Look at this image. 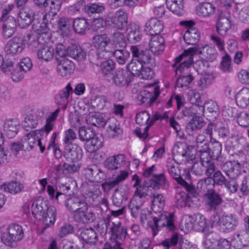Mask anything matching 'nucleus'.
Segmentation results:
<instances>
[{
    "label": "nucleus",
    "instance_id": "nucleus-17",
    "mask_svg": "<svg viewBox=\"0 0 249 249\" xmlns=\"http://www.w3.org/2000/svg\"><path fill=\"white\" fill-rule=\"evenodd\" d=\"M82 173L86 178L90 181L100 182L104 178V172L95 165L85 168Z\"/></svg>",
    "mask_w": 249,
    "mask_h": 249
},
{
    "label": "nucleus",
    "instance_id": "nucleus-56",
    "mask_svg": "<svg viewBox=\"0 0 249 249\" xmlns=\"http://www.w3.org/2000/svg\"><path fill=\"white\" fill-rule=\"evenodd\" d=\"M181 177L183 178V180L187 182L189 184L188 186L189 189L188 190L185 185H181L185 189L186 192L188 193L189 196H198V190L191 180L190 173L189 172H187Z\"/></svg>",
    "mask_w": 249,
    "mask_h": 249
},
{
    "label": "nucleus",
    "instance_id": "nucleus-49",
    "mask_svg": "<svg viewBox=\"0 0 249 249\" xmlns=\"http://www.w3.org/2000/svg\"><path fill=\"white\" fill-rule=\"evenodd\" d=\"M231 27V24L229 18L220 16L216 24V30L219 35L221 36H225Z\"/></svg>",
    "mask_w": 249,
    "mask_h": 249
},
{
    "label": "nucleus",
    "instance_id": "nucleus-21",
    "mask_svg": "<svg viewBox=\"0 0 249 249\" xmlns=\"http://www.w3.org/2000/svg\"><path fill=\"white\" fill-rule=\"evenodd\" d=\"M113 83L119 87H127L131 82V77L126 70L121 69L116 71L113 74Z\"/></svg>",
    "mask_w": 249,
    "mask_h": 249
},
{
    "label": "nucleus",
    "instance_id": "nucleus-22",
    "mask_svg": "<svg viewBox=\"0 0 249 249\" xmlns=\"http://www.w3.org/2000/svg\"><path fill=\"white\" fill-rule=\"evenodd\" d=\"M73 217L76 221L81 223H91L95 219V214L88 210V204H86V209H81L78 212L73 213Z\"/></svg>",
    "mask_w": 249,
    "mask_h": 249
},
{
    "label": "nucleus",
    "instance_id": "nucleus-7",
    "mask_svg": "<svg viewBox=\"0 0 249 249\" xmlns=\"http://www.w3.org/2000/svg\"><path fill=\"white\" fill-rule=\"evenodd\" d=\"M152 88L142 90L138 96V100L141 104L150 107L155 102L160 92V88L152 85Z\"/></svg>",
    "mask_w": 249,
    "mask_h": 249
},
{
    "label": "nucleus",
    "instance_id": "nucleus-64",
    "mask_svg": "<svg viewBox=\"0 0 249 249\" xmlns=\"http://www.w3.org/2000/svg\"><path fill=\"white\" fill-rule=\"evenodd\" d=\"M107 103V97L103 95L96 96L91 100L92 107L97 110L103 109Z\"/></svg>",
    "mask_w": 249,
    "mask_h": 249
},
{
    "label": "nucleus",
    "instance_id": "nucleus-14",
    "mask_svg": "<svg viewBox=\"0 0 249 249\" xmlns=\"http://www.w3.org/2000/svg\"><path fill=\"white\" fill-rule=\"evenodd\" d=\"M166 167L170 176L176 179L178 184L180 185H185L188 190L189 184L183 180L182 177L180 176V170L178 168V164L176 161L171 158L167 159Z\"/></svg>",
    "mask_w": 249,
    "mask_h": 249
},
{
    "label": "nucleus",
    "instance_id": "nucleus-4",
    "mask_svg": "<svg viewBox=\"0 0 249 249\" xmlns=\"http://www.w3.org/2000/svg\"><path fill=\"white\" fill-rule=\"evenodd\" d=\"M110 218L111 216L108 215L107 218L105 220V222L107 231L111 234V240L116 241L119 239L124 241L127 234L126 227L123 226L120 221H111Z\"/></svg>",
    "mask_w": 249,
    "mask_h": 249
},
{
    "label": "nucleus",
    "instance_id": "nucleus-61",
    "mask_svg": "<svg viewBox=\"0 0 249 249\" xmlns=\"http://www.w3.org/2000/svg\"><path fill=\"white\" fill-rule=\"evenodd\" d=\"M214 186L212 178L202 179L197 183V188H199L204 192L209 193L214 191L213 190Z\"/></svg>",
    "mask_w": 249,
    "mask_h": 249
},
{
    "label": "nucleus",
    "instance_id": "nucleus-57",
    "mask_svg": "<svg viewBox=\"0 0 249 249\" xmlns=\"http://www.w3.org/2000/svg\"><path fill=\"white\" fill-rule=\"evenodd\" d=\"M140 218L142 222L145 221L147 222L148 225L152 229L153 236H156L158 233V230H155L153 228V221L155 216H152L151 212L147 209L142 210Z\"/></svg>",
    "mask_w": 249,
    "mask_h": 249
},
{
    "label": "nucleus",
    "instance_id": "nucleus-15",
    "mask_svg": "<svg viewBox=\"0 0 249 249\" xmlns=\"http://www.w3.org/2000/svg\"><path fill=\"white\" fill-rule=\"evenodd\" d=\"M131 51L133 57L136 58L143 64H150L151 66L155 64L153 57L147 50H142L138 46H132Z\"/></svg>",
    "mask_w": 249,
    "mask_h": 249
},
{
    "label": "nucleus",
    "instance_id": "nucleus-33",
    "mask_svg": "<svg viewBox=\"0 0 249 249\" xmlns=\"http://www.w3.org/2000/svg\"><path fill=\"white\" fill-rule=\"evenodd\" d=\"M205 125V121L200 115L194 116L186 126V131L191 134L194 131L200 130Z\"/></svg>",
    "mask_w": 249,
    "mask_h": 249
},
{
    "label": "nucleus",
    "instance_id": "nucleus-41",
    "mask_svg": "<svg viewBox=\"0 0 249 249\" xmlns=\"http://www.w3.org/2000/svg\"><path fill=\"white\" fill-rule=\"evenodd\" d=\"M166 5L173 13L180 16L184 13L183 0H166Z\"/></svg>",
    "mask_w": 249,
    "mask_h": 249
},
{
    "label": "nucleus",
    "instance_id": "nucleus-45",
    "mask_svg": "<svg viewBox=\"0 0 249 249\" xmlns=\"http://www.w3.org/2000/svg\"><path fill=\"white\" fill-rule=\"evenodd\" d=\"M75 32L79 34L83 35L90 29L89 24L84 18H77L72 21Z\"/></svg>",
    "mask_w": 249,
    "mask_h": 249
},
{
    "label": "nucleus",
    "instance_id": "nucleus-50",
    "mask_svg": "<svg viewBox=\"0 0 249 249\" xmlns=\"http://www.w3.org/2000/svg\"><path fill=\"white\" fill-rule=\"evenodd\" d=\"M197 196H189L188 193L186 194L184 192H181L177 194L176 196V206L178 208L190 206L191 198H196Z\"/></svg>",
    "mask_w": 249,
    "mask_h": 249
},
{
    "label": "nucleus",
    "instance_id": "nucleus-39",
    "mask_svg": "<svg viewBox=\"0 0 249 249\" xmlns=\"http://www.w3.org/2000/svg\"><path fill=\"white\" fill-rule=\"evenodd\" d=\"M103 140L101 137H98L95 135L85 144V148L86 150L91 153H93L102 147Z\"/></svg>",
    "mask_w": 249,
    "mask_h": 249
},
{
    "label": "nucleus",
    "instance_id": "nucleus-34",
    "mask_svg": "<svg viewBox=\"0 0 249 249\" xmlns=\"http://www.w3.org/2000/svg\"><path fill=\"white\" fill-rule=\"evenodd\" d=\"M204 112V107L203 106L195 104L184 107L181 110L180 113L181 118H193L197 115L203 114Z\"/></svg>",
    "mask_w": 249,
    "mask_h": 249
},
{
    "label": "nucleus",
    "instance_id": "nucleus-54",
    "mask_svg": "<svg viewBox=\"0 0 249 249\" xmlns=\"http://www.w3.org/2000/svg\"><path fill=\"white\" fill-rule=\"evenodd\" d=\"M60 111V109L57 108L48 116L46 119L45 125L41 129V131L45 132L48 134L53 130V122L56 120L58 117Z\"/></svg>",
    "mask_w": 249,
    "mask_h": 249
},
{
    "label": "nucleus",
    "instance_id": "nucleus-25",
    "mask_svg": "<svg viewBox=\"0 0 249 249\" xmlns=\"http://www.w3.org/2000/svg\"><path fill=\"white\" fill-rule=\"evenodd\" d=\"M17 24L15 18L11 16L8 17L4 20L2 25V34L5 38L11 37L15 33Z\"/></svg>",
    "mask_w": 249,
    "mask_h": 249
},
{
    "label": "nucleus",
    "instance_id": "nucleus-1",
    "mask_svg": "<svg viewBox=\"0 0 249 249\" xmlns=\"http://www.w3.org/2000/svg\"><path fill=\"white\" fill-rule=\"evenodd\" d=\"M46 18V14H41L36 16L33 19V28L36 33L28 34L25 39L31 49L37 48L50 40V34Z\"/></svg>",
    "mask_w": 249,
    "mask_h": 249
},
{
    "label": "nucleus",
    "instance_id": "nucleus-31",
    "mask_svg": "<svg viewBox=\"0 0 249 249\" xmlns=\"http://www.w3.org/2000/svg\"><path fill=\"white\" fill-rule=\"evenodd\" d=\"M210 142L212 143V147L209 148V151L213 160H216L217 164L219 165L225 160V158L221 155L222 144L215 139H211Z\"/></svg>",
    "mask_w": 249,
    "mask_h": 249
},
{
    "label": "nucleus",
    "instance_id": "nucleus-3",
    "mask_svg": "<svg viewBox=\"0 0 249 249\" xmlns=\"http://www.w3.org/2000/svg\"><path fill=\"white\" fill-rule=\"evenodd\" d=\"M148 188L140 187L136 189L128 208L133 217H137L143 203L147 198Z\"/></svg>",
    "mask_w": 249,
    "mask_h": 249
},
{
    "label": "nucleus",
    "instance_id": "nucleus-47",
    "mask_svg": "<svg viewBox=\"0 0 249 249\" xmlns=\"http://www.w3.org/2000/svg\"><path fill=\"white\" fill-rule=\"evenodd\" d=\"M191 222L193 228L198 231L204 232L207 227L205 217L200 213H197L192 217Z\"/></svg>",
    "mask_w": 249,
    "mask_h": 249
},
{
    "label": "nucleus",
    "instance_id": "nucleus-23",
    "mask_svg": "<svg viewBox=\"0 0 249 249\" xmlns=\"http://www.w3.org/2000/svg\"><path fill=\"white\" fill-rule=\"evenodd\" d=\"M74 69V66L72 61L66 58H62L60 60L57 65V72L62 76L71 75Z\"/></svg>",
    "mask_w": 249,
    "mask_h": 249
},
{
    "label": "nucleus",
    "instance_id": "nucleus-20",
    "mask_svg": "<svg viewBox=\"0 0 249 249\" xmlns=\"http://www.w3.org/2000/svg\"><path fill=\"white\" fill-rule=\"evenodd\" d=\"M179 242V249H188L191 248V245L188 242L187 240H184L179 238L177 233L173 234L170 238L164 240L161 245L164 248V249H169L170 247L175 246Z\"/></svg>",
    "mask_w": 249,
    "mask_h": 249
},
{
    "label": "nucleus",
    "instance_id": "nucleus-63",
    "mask_svg": "<svg viewBox=\"0 0 249 249\" xmlns=\"http://www.w3.org/2000/svg\"><path fill=\"white\" fill-rule=\"evenodd\" d=\"M94 135L93 129L89 127L82 126L79 129V137L82 141L87 142Z\"/></svg>",
    "mask_w": 249,
    "mask_h": 249
},
{
    "label": "nucleus",
    "instance_id": "nucleus-30",
    "mask_svg": "<svg viewBox=\"0 0 249 249\" xmlns=\"http://www.w3.org/2000/svg\"><path fill=\"white\" fill-rule=\"evenodd\" d=\"M56 213L57 211L55 207L49 204L48 209H47L44 213V216L42 219L44 226L42 228V232H43L50 225L54 224L56 220Z\"/></svg>",
    "mask_w": 249,
    "mask_h": 249
},
{
    "label": "nucleus",
    "instance_id": "nucleus-19",
    "mask_svg": "<svg viewBox=\"0 0 249 249\" xmlns=\"http://www.w3.org/2000/svg\"><path fill=\"white\" fill-rule=\"evenodd\" d=\"M87 203L83 197L73 196L66 199L65 204L67 210L75 213L81 209H86Z\"/></svg>",
    "mask_w": 249,
    "mask_h": 249
},
{
    "label": "nucleus",
    "instance_id": "nucleus-52",
    "mask_svg": "<svg viewBox=\"0 0 249 249\" xmlns=\"http://www.w3.org/2000/svg\"><path fill=\"white\" fill-rule=\"evenodd\" d=\"M53 48L48 46H43L40 47L37 52L38 59L46 61L51 60L53 57Z\"/></svg>",
    "mask_w": 249,
    "mask_h": 249
},
{
    "label": "nucleus",
    "instance_id": "nucleus-44",
    "mask_svg": "<svg viewBox=\"0 0 249 249\" xmlns=\"http://www.w3.org/2000/svg\"><path fill=\"white\" fill-rule=\"evenodd\" d=\"M69 55L78 61L84 59L86 56V52L79 45L71 44L68 47Z\"/></svg>",
    "mask_w": 249,
    "mask_h": 249
},
{
    "label": "nucleus",
    "instance_id": "nucleus-9",
    "mask_svg": "<svg viewBox=\"0 0 249 249\" xmlns=\"http://www.w3.org/2000/svg\"><path fill=\"white\" fill-rule=\"evenodd\" d=\"M239 223L237 215L233 213L223 214L218 218L217 222L225 232H229L234 230Z\"/></svg>",
    "mask_w": 249,
    "mask_h": 249
},
{
    "label": "nucleus",
    "instance_id": "nucleus-58",
    "mask_svg": "<svg viewBox=\"0 0 249 249\" xmlns=\"http://www.w3.org/2000/svg\"><path fill=\"white\" fill-rule=\"evenodd\" d=\"M143 67V64L134 57L127 65L128 71L134 76H139Z\"/></svg>",
    "mask_w": 249,
    "mask_h": 249
},
{
    "label": "nucleus",
    "instance_id": "nucleus-36",
    "mask_svg": "<svg viewBox=\"0 0 249 249\" xmlns=\"http://www.w3.org/2000/svg\"><path fill=\"white\" fill-rule=\"evenodd\" d=\"M128 40L133 43L140 41L142 38L139 26L135 23L130 24L126 30Z\"/></svg>",
    "mask_w": 249,
    "mask_h": 249
},
{
    "label": "nucleus",
    "instance_id": "nucleus-38",
    "mask_svg": "<svg viewBox=\"0 0 249 249\" xmlns=\"http://www.w3.org/2000/svg\"><path fill=\"white\" fill-rule=\"evenodd\" d=\"M167 182L165 175L161 173L153 176L149 180V182H147L146 185L148 186V189L151 187L153 189H159L164 186Z\"/></svg>",
    "mask_w": 249,
    "mask_h": 249
},
{
    "label": "nucleus",
    "instance_id": "nucleus-60",
    "mask_svg": "<svg viewBox=\"0 0 249 249\" xmlns=\"http://www.w3.org/2000/svg\"><path fill=\"white\" fill-rule=\"evenodd\" d=\"M23 188V185L18 181H12L1 186V189L4 192L13 194L20 192Z\"/></svg>",
    "mask_w": 249,
    "mask_h": 249
},
{
    "label": "nucleus",
    "instance_id": "nucleus-62",
    "mask_svg": "<svg viewBox=\"0 0 249 249\" xmlns=\"http://www.w3.org/2000/svg\"><path fill=\"white\" fill-rule=\"evenodd\" d=\"M113 44L120 48H125L126 46V42L124 35L119 32H115L111 36Z\"/></svg>",
    "mask_w": 249,
    "mask_h": 249
},
{
    "label": "nucleus",
    "instance_id": "nucleus-35",
    "mask_svg": "<svg viewBox=\"0 0 249 249\" xmlns=\"http://www.w3.org/2000/svg\"><path fill=\"white\" fill-rule=\"evenodd\" d=\"M109 42V38L106 34L97 35L93 38V43L96 50L102 52H105L107 54L110 53L107 48Z\"/></svg>",
    "mask_w": 249,
    "mask_h": 249
},
{
    "label": "nucleus",
    "instance_id": "nucleus-8",
    "mask_svg": "<svg viewBox=\"0 0 249 249\" xmlns=\"http://www.w3.org/2000/svg\"><path fill=\"white\" fill-rule=\"evenodd\" d=\"M26 36L24 38L20 37H14L9 40L4 47L5 53L10 56H14L21 53L24 50L25 46Z\"/></svg>",
    "mask_w": 249,
    "mask_h": 249
},
{
    "label": "nucleus",
    "instance_id": "nucleus-5",
    "mask_svg": "<svg viewBox=\"0 0 249 249\" xmlns=\"http://www.w3.org/2000/svg\"><path fill=\"white\" fill-rule=\"evenodd\" d=\"M196 51V48H190L174 59L175 63L172 67L176 68L177 73L178 71L181 72L185 68H189L193 64V56Z\"/></svg>",
    "mask_w": 249,
    "mask_h": 249
},
{
    "label": "nucleus",
    "instance_id": "nucleus-55",
    "mask_svg": "<svg viewBox=\"0 0 249 249\" xmlns=\"http://www.w3.org/2000/svg\"><path fill=\"white\" fill-rule=\"evenodd\" d=\"M113 56L116 61L121 65L124 64L130 58V53L124 49L121 48L117 49L112 52Z\"/></svg>",
    "mask_w": 249,
    "mask_h": 249
},
{
    "label": "nucleus",
    "instance_id": "nucleus-42",
    "mask_svg": "<svg viewBox=\"0 0 249 249\" xmlns=\"http://www.w3.org/2000/svg\"><path fill=\"white\" fill-rule=\"evenodd\" d=\"M72 89L70 83L67 84L64 89L62 90L55 97V102L57 105L63 106L64 109L66 107L67 99L70 93L72 91Z\"/></svg>",
    "mask_w": 249,
    "mask_h": 249
},
{
    "label": "nucleus",
    "instance_id": "nucleus-6",
    "mask_svg": "<svg viewBox=\"0 0 249 249\" xmlns=\"http://www.w3.org/2000/svg\"><path fill=\"white\" fill-rule=\"evenodd\" d=\"M128 14L124 10H120L115 13H108L107 16V26L115 30H122L126 26Z\"/></svg>",
    "mask_w": 249,
    "mask_h": 249
},
{
    "label": "nucleus",
    "instance_id": "nucleus-16",
    "mask_svg": "<svg viewBox=\"0 0 249 249\" xmlns=\"http://www.w3.org/2000/svg\"><path fill=\"white\" fill-rule=\"evenodd\" d=\"M64 156L68 161H78L82 157V150L77 145L72 144L66 145L64 151Z\"/></svg>",
    "mask_w": 249,
    "mask_h": 249
},
{
    "label": "nucleus",
    "instance_id": "nucleus-11",
    "mask_svg": "<svg viewBox=\"0 0 249 249\" xmlns=\"http://www.w3.org/2000/svg\"><path fill=\"white\" fill-rule=\"evenodd\" d=\"M49 202L42 197L36 199L32 204L31 209L33 216L36 219L41 220L44 216L47 209H48Z\"/></svg>",
    "mask_w": 249,
    "mask_h": 249
},
{
    "label": "nucleus",
    "instance_id": "nucleus-12",
    "mask_svg": "<svg viewBox=\"0 0 249 249\" xmlns=\"http://www.w3.org/2000/svg\"><path fill=\"white\" fill-rule=\"evenodd\" d=\"M219 165L221 169L231 179H235L241 174L240 164L237 160L224 161Z\"/></svg>",
    "mask_w": 249,
    "mask_h": 249
},
{
    "label": "nucleus",
    "instance_id": "nucleus-13",
    "mask_svg": "<svg viewBox=\"0 0 249 249\" xmlns=\"http://www.w3.org/2000/svg\"><path fill=\"white\" fill-rule=\"evenodd\" d=\"M173 213H170L168 216L161 214L158 217H155L153 219V228L159 231L160 227H166L168 231L174 230L175 226L173 223Z\"/></svg>",
    "mask_w": 249,
    "mask_h": 249
},
{
    "label": "nucleus",
    "instance_id": "nucleus-48",
    "mask_svg": "<svg viewBox=\"0 0 249 249\" xmlns=\"http://www.w3.org/2000/svg\"><path fill=\"white\" fill-rule=\"evenodd\" d=\"M203 107L207 109V117L210 121H213L218 116L219 107L216 102L209 101L205 103V107Z\"/></svg>",
    "mask_w": 249,
    "mask_h": 249
},
{
    "label": "nucleus",
    "instance_id": "nucleus-24",
    "mask_svg": "<svg viewBox=\"0 0 249 249\" xmlns=\"http://www.w3.org/2000/svg\"><path fill=\"white\" fill-rule=\"evenodd\" d=\"M125 156L120 154L107 158L105 161V166L110 170H117L121 168L124 163Z\"/></svg>",
    "mask_w": 249,
    "mask_h": 249
},
{
    "label": "nucleus",
    "instance_id": "nucleus-2",
    "mask_svg": "<svg viewBox=\"0 0 249 249\" xmlns=\"http://www.w3.org/2000/svg\"><path fill=\"white\" fill-rule=\"evenodd\" d=\"M24 237V232L21 226L12 223L9 225L7 232H3L1 236L2 242L7 246L16 248L18 242L21 240Z\"/></svg>",
    "mask_w": 249,
    "mask_h": 249
},
{
    "label": "nucleus",
    "instance_id": "nucleus-28",
    "mask_svg": "<svg viewBox=\"0 0 249 249\" xmlns=\"http://www.w3.org/2000/svg\"><path fill=\"white\" fill-rule=\"evenodd\" d=\"M193 48H196L197 51L196 52L201 54L204 59L210 62H213L215 60L218 56L216 50L214 47H211L208 45L204 46H196Z\"/></svg>",
    "mask_w": 249,
    "mask_h": 249
},
{
    "label": "nucleus",
    "instance_id": "nucleus-51",
    "mask_svg": "<svg viewBox=\"0 0 249 249\" xmlns=\"http://www.w3.org/2000/svg\"><path fill=\"white\" fill-rule=\"evenodd\" d=\"M217 235L216 233L210 232L205 233L203 246L206 249H216Z\"/></svg>",
    "mask_w": 249,
    "mask_h": 249
},
{
    "label": "nucleus",
    "instance_id": "nucleus-53",
    "mask_svg": "<svg viewBox=\"0 0 249 249\" xmlns=\"http://www.w3.org/2000/svg\"><path fill=\"white\" fill-rule=\"evenodd\" d=\"M86 121L88 124L99 127L104 126L107 124L103 115L98 113L89 114L86 118Z\"/></svg>",
    "mask_w": 249,
    "mask_h": 249
},
{
    "label": "nucleus",
    "instance_id": "nucleus-40",
    "mask_svg": "<svg viewBox=\"0 0 249 249\" xmlns=\"http://www.w3.org/2000/svg\"><path fill=\"white\" fill-rule=\"evenodd\" d=\"M36 144V137L35 131H31L27 133L21 140L22 149L24 151H30Z\"/></svg>",
    "mask_w": 249,
    "mask_h": 249
},
{
    "label": "nucleus",
    "instance_id": "nucleus-59",
    "mask_svg": "<svg viewBox=\"0 0 249 249\" xmlns=\"http://www.w3.org/2000/svg\"><path fill=\"white\" fill-rule=\"evenodd\" d=\"M109 54H107L105 52H101L97 50L92 51L89 54V59L91 63L95 65H100L101 60L103 58H106Z\"/></svg>",
    "mask_w": 249,
    "mask_h": 249
},
{
    "label": "nucleus",
    "instance_id": "nucleus-26",
    "mask_svg": "<svg viewBox=\"0 0 249 249\" xmlns=\"http://www.w3.org/2000/svg\"><path fill=\"white\" fill-rule=\"evenodd\" d=\"M164 39L160 35L152 36L150 42V50L154 54H159L163 52L164 49Z\"/></svg>",
    "mask_w": 249,
    "mask_h": 249
},
{
    "label": "nucleus",
    "instance_id": "nucleus-32",
    "mask_svg": "<svg viewBox=\"0 0 249 249\" xmlns=\"http://www.w3.org/2000/svg\"><path fill=\"white\" fill-rule=\"evenodd\" d=\"M145 30L150 32L152 36L159 35L163 29L162 22L156 18H151L145 23Z\"/></svg>",
    "mask_w": 249,
    "mask_h": 249
},
{
    "label": "nucleus",
    "instance_id": "nucleus-18",
    "mask_svg": "<svg viewBox=\"0 0 249 249\" xmlns=\"http://www.w3.org/2000/svg\"><path fill=\"white\" fill-rule=\"evenodd\" d=\"M207 208L211 211H216L222 203V198L215 191L204 194Z\"/></svg>",
    "mask_w": 249,
    "mask_h": 249
},
{
    "label": "nucleus",
    "instance_id": "nucleus-43",
    "mask_svg": "<svg viewBox=\"0 0 249 249\" xmlns=\"http://www.w3.org/2000/svg\"><path fill=\"white\" fill-rule=\"evenodd\" d=\"M215 7L210 2H202L196 8V14L199 16L209 17L214 13Z\"/></svg>",
    "mask_w": 249,
    "mask_h": 249
},
{
    "label": "nucleus",
    "instance_id": "nucleus-27",
    "mask_svg": "<svg viewBox=\"0 0 249 249\" xmlns=\"http://www.w3.org/2000/svg\"><path fill=\"white\" fill-rule=\"evenodd\" d=\"M44 14L43 13H38L36 15L32 16L31 12L29 10L24 9L21 10L18 17V22L19 26L21 28H25L27 27L31 22L33 23V19L36 15Z\"/></svg>",
    "mask_w": 249,
    "mask_h": 249
},
{
    "label": "nucleus",
    "instance_id": "nucleus-10",
    "mask_svg": "<svg viewBox=\"0 0 249 249\" xmlns=\"http://www.w3.org/2000/svg\"><path fill=\"white\" fill-rule=\"evenodd\" d=\"M180 24L188 27L184 34L183 39L188 45H195L200 39V33L198 30L193 27L194 22L189 21H181Z\"/></svg>",
    "mask_w": 249,
    "mask_h": 249
},
{
    "label": "nucleus",
    "instance_id": "nucleus-46",
    "mask_svg": "<svg viewBox=\"0 0 249 249\" xmlns=\"http://www.w3.org/2000/svg\"><path fill=\"white\" fill-rule=\"evenodd\" d=\"M97 235L95 231L92 229H84L82 230L80 234V238L82 242L94 244L97 241Z\"/></svg>",
    "mask_w": 249,
    "mask_h": 249
},
{
    "label": "nucleus",
    "instance_id": "nucleus-29",
    "mask_svg": "<svg viewBox=\"0 0 249 249\" xmlns=\"http://www.w3.org/2000/svg\"><path fill=\"white\" fill-rule=\"evenodd\" d=\"M19 127V123L16 119L7 120L3 125L5 134L9 138H13L17 135Z\"/></svg>",
    "mask_w": 249,
    "mask_h": 249
},
{
    "label": "nucleus",
    "instance_id": "nucleus-37",
    "mask_svg": "<svg viewBox=\"0 0 249 249\" xmlns=\"http://www.w3.org/2000/svg\"><path fill=\"white\" fill-rule=\"evenodd\" d=\"M237 106L241 108H246L249 105V89L246 88L237 93L235 97Z\"/></svg>",
    "mask_w": 249,
    "mask_h": 249
}]
</instances>
